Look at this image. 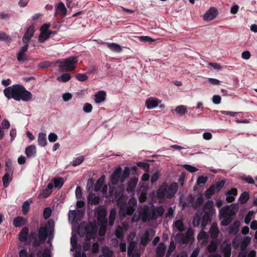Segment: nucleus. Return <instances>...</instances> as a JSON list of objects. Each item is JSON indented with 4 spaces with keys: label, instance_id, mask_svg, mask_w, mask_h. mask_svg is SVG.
Segmentation results:
<instances>
[{
    "label": "nucleus",
    "instance_id": "obj_36",
    "mask_svg": "<svg viewBox=\"0 0 257 257\" xmlns=\"http://www.w3.org/2000/svg\"><path fill=\"white\" fill-rule=\"evenodd\" d=\"M176 238L178 241L182 244H187L190 240L186 236L182 233H178L176 235Z\"/></svg>",
    "mask_w": 257,
    "mask_h": 257
},
{
    "label": "nucleus",
    "instance_id": "obj_17",
    "mask_svg": "<svg viewBox=\"0 0 257 257\" xmlns=\"http://www.w3.org/2000/svg\"><path fill=\"white\" fill-rule=\"evenodd\" d=\"M35 33V28L34 26L33 25L30 26L26 32L25 33L23 38L22 41L23 42H27L29 43V41L31 39L32 37H33L34 34Z\"/></svg>",
    "mask_w": 257,
    "mask_h": 257
},
{
    "label": "nucleus",
    "instance_id": "obj_49",
    "mask_svg": "<svg viewBox=\"0 0 257 257\" xmlns=\"http://www.w3.org/2000/svg\"><path fill=\"white\" fill-rule=\"evenodd\" d=\"M176 113L180 115H183L187 113V107L184 105H179L175 109Z\"/></svg>",
    "mask_w": 257,
    "mask_h": 257
},
{
    "label": "nucleus",
    "instance_id": "obj_33",
    "mask_svg": "<svg viewBox=\"0 0 257 257\" xmlns=\"http://www.w3.org/2000/svg\"><path fill=\"white\" fill-rule=\"evenodd\" d=\"M202 215V212H199V211H198V212L194 216L192 220V224L194 227H198L199 226Z\"/></svg>",
    "mask_w": 257,
    "mask_h": 257
},
{
    "label": "nucleus",
    "instance_id": "obj_10",
    "mask_svg": "<svg viewBox=\"0 0 257 257\" xmlns=\"http://www.w3.org/2000/svg\"><path fill=\"white\" fill-rule=\"evenodd\" d=\"M86 238H94L96 235L97 228L95 224L90 222L85 226Z\"/></svg>",
    "mask_w": 257,
    "mask_h": 257
},
{
    "label": "nucleus",
    "instance_id": "obj_42",
    "mask_svg": "<svg viewBox=\"0 0 257 257\" xmlns=\"http://www.w3.org/2000/svg\"><path fill=\"white\" fill-rule=\"evenodd\" d=\"M136 247L137 244L136 242L133 241L131 242L127 248V255L130 256L131 253L139 251L136 249Z\"/></svg>",
    "mask_w": 257,
    "mask_h": 257
},
{
    "label": "nucleus",
    "instance_id": "obj_6",
    "mask_svg": "<svg viewBox=\"0 0 257 257\" xmlns=\"http://www.w3.org/2000/svg\"><path fill=\"white\" fill-rule=\"evenodd\" d=\"M130 175V169L125 167L122 171L120 167H118L110 176V181L112 185H116L120 181L123 183L128 178Z\"/></svg>",
    "mask_w": 257,
    "mask_h": 257
},
{
    "label": "nucleus",
    "instance_id": "obj_41",
    "mask_svg": "<svg viewBox=\"0 0 257 257\" xmlns=\"http://www.w3.org/2000/svg\"><path fill=\"white\" fill-rule=\"evenodd\" d=\"M116 212L114 208L111 209L110 211L109 216V225L110 226H112L113 225L115 216H116Z\"/></svg>",
    "mask_w": 257,
    "mask_h": 257
},
{
    "label": "nucleus",
    "instance_id": "obj_37",
    "mask_svg": "<svg viewBox=\"0 0 257 257\" xmlns=\"http://www.w3.org/2000/svg\"><path fill=\"white\" fill-rule=\"evenodd\" d=\"M174 228L178 231L182 232L184 230V225L183 221L181 220H177L174 222Z\"/></svg>",
    "mask_w": 257,
    "mask_h": 257
},
{
    "label": "nucleus",
    "instance_id": "obj_12",
    "mask_svg": "<svg viewBox=\"0 0 257 257\" xmlns=\"http://www.w3.org/2000/svg\"><path fill=\"white\" fill-rule=\"evenodd\" d=\"M25 45L22 46L17 54V58L19 62H25L28 61L27 57L24 55V53L28 50L29 47V42H23Z\"/></svg>",
    "mask_w": 257,
    "mask_h": 257
},
{
    "label": "nucleus",
    "instance_id": "obj_64",
    "mask_svg": "<svg viewBox=\"0 0 257 257\" xmlns=\"http://www.w3.org/2000/svg\"><path fill=\"white\" fill-rule=\"evenodd\" d=\"M52 193V191H50L49 190H48L46 188L42 190L41 192L40 195L43 198L48 197Z\"/></svg>",
    "mask_w": 257,
    "mask_h": 257
},
{
    "label": "nucleus",
    "instance_id": "obj_58",
    "mask_svg": "<svg viewBox=\"0 0 257 257\" xmlns=\"http://www.w3.org/2000/svg\"><path fill=\"white\" fill-rule=\"evenodd\" d=\"M176 246L174 243L173 241H171L170 243V245L169 246V248L168 249V250L167 251L166 253V257H169L172 252L175 249Z\"/></svg>",
    "mask_w": 257,
    "mask_h": 257
},
{
    "label": "nucleus",
    "instance_id": "obj_16",
    "mask_svg": "<svg viewBox=\"0 0 257 257\" xmlns=\"http://www.w3.org/2000/svg\"><path fill=\"white\" fill-rule=\"evenodd\" d=\"M161 102V100L157 98L150 97L146 100L145 104L147 108L150 109L156 107Z\"/></svg>",
    "mask_w": 257,
    "mask_h": 257
},
{
    "label": "nucleus",
    "instance_id": "obj_63",
    "mask_svg": "<svg viewBox=\"0 0 257 257\" xmlns=\"http://www.w3.org/2000/svg\"><path fill=\"white\" fill-rule=\"evenodd\" d=\"M102 252L104 257H112L113 255L112 252L107 248H103Z\"/></svg>",
    "mask_w": 257,
    "mask_h": 257
},
{
    "label": "nucleus",
    "instance_id": "obj_13",
    "mask_svg": "<svg viewBox=\"0 0 257 257\" xmlns=\"http://www.w3.org/2000/svg\"><path fill=\"white\" fill-rule=\"evenodd\" d=\"M67 10L66 8L64 3L62 2H59L55 6V12L54 17H56L58 15H61L63 17L66 16Z\"/></svg>",
    "mask_w": 257,
    "mask_h": 257
},
{
    "label": "nucleus",
    "instance_id": "obj_34",
    "mask_svg": "<svg viewBox=\"0 0 257 257\" xmlns=\"http://www.w3.org/2000/svg\"><path fill=\"white\" fill-rule=\"evenodd\" d=\"M52 182L55 188L60 189L64 184V179L62 177L54 178L52 179Z\"/></svg>",
    "mask_w": 257,
    "mask_h": 257
},
{
    "label": "nucleus",
    "instance_id": "obj_1",
    "mask_svg": "<svg viewBox=\"0 0 257 257\" xmlns=\"http://www.w3.org/2000/svg\"><path fill=\"white\" fill-rule=\"evenodd\" d=\"M54 231V222L52 219H49L45 226L40 227L38 234L35 231H31L30 233V238L33 240V246L38 247L41 244H44L47 237L53 234Z\"/></svg>",
    "mask_w": 257,
    "mask_h": 257
},
{
    "label": "nucleus",
    "instance_id": "obj_21",
    "mask_svg": "<svg viewBox=\"0 0 257 257\" xmlns=\"http://www.w3.org/2000/svg\"><path fill=\"white\" fill-rule=\"evenodd\" d=\"M237 195V189L235 188H232L225 193V195L226 196V200L229 203L232 202L235 200L234 196H236Z\"/></svg>",
    "mask_w": 257,
    "mask_h": 257
},
{
    "label": "nucleus",
    "instance_id": "obj_3",
    "mask_svg": "<svg viewBox=\"0 0 257 257\" xmlns=\"http://www.w3.org/2000/svg\"><path fill=\"white\" fill-rule=\"evenodd\" d=\"M238 209L237 205L234 204L221 208L219 210V218L222 219L221 224L224 226L228 225L237 213Z\"/></svg>",
    "mask_w": 257,
    "mask_h": 257
},
{
    "label": "nucleus",
    "instance_id": "obj_55",
    "mask_svg": "<svg viewBox=\"0 0 257 257\" xmlns=\"http://www.w3.org/2000/svg\"><path fill=\"white\" fill-rule=\"evenodd\" d=\"M88 200L89 202H91V204H93L95 205L98 204L100 202V198L98 196H89L88 197Z\"/></svg>",
    "mask_w": 257,
    "mask_h": 257
},
{
    "label": "nucleus",
    "instance_id": "obj_14",
    "mask_svg": "<svg viewBox=\"0 0 257 257\" xmlns=\"http://www.w3.org/2000/svg\"><path fill=\"white\" fill-rule=\"evenodd\" d=\"M201 212H207L209 213L213 214H215V209L214 208V202L212 200H208L203 205L202 211Z\"/></svg>",
    "mask_w": 257,
    "mask_h": 257
},
{
    "label": "nucleus",
    "instance_id": "obj_39",
    "mask_svg": "<svg viewBox=\"0 0 257 257\" xmlns=\"http://www.w3.org/2000/svg\"><path fill=\"white\" fill-rule=\"evenodd\" d=\"M25 221V218L22 216H17L13 220V224L18 227L22 225Z\"/></svg>",
    "mask_w": 257,
    "mask_h": 257
},
{
    "label": "nucleus",
    "instance_id": "obj_51",
    "mask_svg": "<svg viewBox=\"0 0 257 257\" xmlns=\"http://www.w3.org/2000/svg\"><path fill=\"white\" fill-rule=\"evenodd\" d=\"M49 37V34H48V32H41L38 37V41L40 43H43L47 40Z\"/></svg>",
    "mask_w": 257,
    "mask_h": 257
},
{
    "label": "nucleus",
    "instance_id": "obj_30",
    "mask_svg": "<svg viewBox=\"0 0 257 257\" xmlns=\"http://www.w3.org/2000/svg\"><path fill=\"white\" fill-rule=\"evenodd\" d=\"M105 178V176L103 175L97 180L96 183L94 185V191L98 192L100 190L104 182Z\"/></svg>",
    "mask_w": 257,
    "mask_h": 257
},
{
    "label": "nucleus",
    "instance_id": "obj_57",
    "mask_svg": "<svg viewBox=\"0 0 257 257\" xmlns=\"http://www.w3.org/2000/svg\"><path fill=\"white\" fill-rule=\"evenodd\" d=\"M75 77L78 81L81 82L85 81L88 79V76L85 74L77 73Z\"/></svg>",
    "mask_w": 257,
    "mask_h": 257
},
{
    "label": "nucleus",
    "instance_id": "obj_31",
    "mask_svg": "<svg viewBox=\"0 0 257 257\" xmlns=\"http://www.w3.org/2000/svg\"><path fill=\"white\" fill-rule=\"evenodd\" d=\"M240 226V223L238 221H236L234 222L232 224H231L228 227V232L229 233H233L236 234L239 230V227Z\"/></svg>",
    "mask_w": 257,
    "mask_h": 257
},
{
    "label": "nucleus",
    "instance_id": "obj_48",
    "mask_svg": "<svg viewBox=\"0 0 257 257\" xmlns=\"http://www.w3.org/2000/svg\"><path fill=\"white\" fill-rule=\"evenodd\" d=\"M10 174L11 173H6L3 177V185L5 188H7L9 186L10 181L12 180V179H10Z\"/></svg>",
    "mask_w": 257,
    "mask_h": 257
},
{
    "label": "nucleus",
    "instance_id": "obj_54",
    "mask_svg": "<svg viewBox=\"0 0 257 257\" xmlns=\"http://www.w3.org/2000/svg\"><path fill=\"white\" fill-rule=\"evenodd\" d=\"M91 238L85 237V241L83 244V249L84 251H89L90 249L91 243L90 240Z\"/></svg>",
    "mask_w": 257,
    "mask_h": 257
},
{
    "label": "nucleus",
    "instance_id": "obj_5",
    "mask_svg": "<svg viewBox=\"0 0 257 257\" xmlns=\"http://www.w3.org/2000/svg\"><path fill=\"white\" fill-rule=\"evenodd\" d=\"M78 59L76 56H70L66 59L57 60L55 66L62 72L72 71L75 69Z\"/></svg>",
    "mask_w": 257,
    "mask_h": 257
},
{
    "label": "nucleus",
    "instance_id": "obj_20",
    "mask_svg": "<svg viewBox=\"0 0 257 257\" xmlns=\"http://www.w3.org/2000/svg\"><path fill=\"white\" fill-rule=\"evenodd\" d=\"M201 226L202 229H204L206 226L207 224L211 221L212 218L214 214L209 213L207 212H203Z\"/></svg>",
    "mask_w": 257,
    "mask_h": 257
},
{
    "label": "nucleus",
    "instance_id": "obj_59",
    "mask_svg": "<svg viewBox=\"0 0 257 257\" xmlns=\"http://www.w3.org/2000/svg\"><path fill=\"white\" fill-rule=\"evenodd\" d=\"M253 213L254 212L252 210H250L248 211L244 218V223L246 224H248L250 223Z\"/></svg>",
    "mask_w": 257,
    "mask_h": 257
},
{
    "label": "nucleus",
    "instance_id": "obj_25",
    "mask_svg": "<svg viewBox=\"0 0 257 257\" xmlns=\"http://www.w3.org/2000/svg\"><path fill=\"white\" fill-rule=\"evenodd\" d=\"M166 250V246L164 243H159L156 249V257H163Z\"/></svg>",
    "mask_w": 257,
    "mask_h": 257
},
{
    "label": "nucleus",
    "instance_id": "obj_27",
    "mask_svg": "<svg viewBox=\"0 0 257 257\" xmlns=\"http://www.w3.org/2000/svg\"><path fill=\"white\" fill-rule=\"evenodd\" d=\"M209 233L211 238H216L219 234V229L216 223H213L209 229Z\"/></svg>",
    "mask_w": 257,
    "mask_h": 257
},
{
    "label": "nucleus",
    "instance_id": "obj_46",
    "mask_svg": "<svg viewBox=\"0 0 257 257\" xmlns=\"http://www.w3.org/2000/svg\"><path fill=\"white\" fill-rule=\"evenodd\" d=\"M84 160V157L83 156H79L78 157L74 159L71 163V164L73 167H76L80 165Z\"/></svg>",
    "mask_w": 257,
    "mask_h": 257
},
{
    "label": "nucleus",
    "instance_id": "obj_26",
    "mask_svg": "<svg viewBox=\"0 0 257 257\" xmlns=\"http://www.w3.org/2000/svg\"><path fill=\"white\" fill-rule=\"evenodd\" d=\"M36 153V147L34 145L29 146L25 149V153L28 158H32L35 156Z\"/></svg>",
    "mask_w": 257,
    "mask_h": 257
},
{
    "label": "nucleus",
    "instance_id": "obj_47",
    "mask_svg": "<svg viewBox=\"0 0 257 257\" xmlns=\"http://www.w3.org/2000/svg\"><path fill=\"white\" fill-rule=\"evenodd\" d=\"M217 249V242L215 240H212L207 246V250L209 252H214Z\"/></svg>",
    "mask_w": 257,
    "mask_h": 257
},
{
    "label": "nucleus",
    "instance_id": "obj_24",
    "mask_svg": "<svg viewBox=\"0 0 257 257\" xmlns=\"http://www.w3.org/2000/svg\"><path fill=\"white\" fill-rule=\"evenodd\" d=\"M29 229L27 227H24L22 228L18 235L19 240L21 242H26L28 237Z\"/></svg>",
    "mask_w": 257,
    "mask_h": 257
},
{
    "label": "nucleus",
    "instance_id": "obj_8",
    "mask_svg": "<svg viewBox=\"0 0 257 257\" xmlns=\"http://www.w3.org/2000/svg\"><path fill=\"white\" fill-rule=\"evenodd\" d=\"M98 224L100 226L106 225L107 221L106 218V211L103 206L98 207L95 212Z\"/></svg>",
    "mask_w": 257,
    "mask_h": 257
},
{
    "label": "nucleus",
    "instance_id": "obj_29",
    "mask_svg": "<svg viewBox=\"0 0 257 257\" xmlns=\"http://www.w3.org/2000/svg\"><path fill=\"white\" fill-rule=\"evenodd\" d=\"M38 144L39 146L43 147L47 144V136L45 133H40L38 137Z\"/></svg>",
    "mask_w": 257,
    "mask_h": 257
},
{
    "label": "nucleus",
    "instance_id": "obj_2",
    "mask_svg": "<svg viewBox=\"0 0 257 257\" xmlns=\"http://www.w3.org/2000/svg\"><path fill=\"white\" fill-rule=\"evenodd\" d=\"M5 96L9 99L13 98L16 101L22 100L29 101L32 98V94L22 85L15 84L6 88L4 90Z\"/></svg>",
    "mask_w": 257,
    "mask_h": 257
},
{
    "label": "nucleus",
    "instance_id": "obj_7",
    "mask_svg": "<svg viewBox=\"0 0 257 257\" xmlns=\"http://www.w3.org/2000/svg\"><path fill=\"white\" fill-rule=\"evenodd\" d=\"M225 184V181L221 180L216 182L214 184H212L208 189H207L204 192V196L207 199L211 198L216 193H218L221 189L223 188Z\"/></svg>",
    "mask_w": 257,
    "mask_h": 257
},
{
    "label": "nucleus",
    "instance_id": "obj_60",
    "mask_svg": "<svg viewBox=\"0 0 257 257\" xmlns=\"http://www.w3.org/2000/svg\"><path fill=\"white\" fill-rule=\"evenodd\" d=\"M183 168L187 171L191 173H194L198 171V169L190 165L185 164L183 166Z\"/></svg>",
    "mask_w": 257,
    "mask_h": 257
},
{
    "label": "nucleus",
    "instance_id": "obj_38",
    "mask_svg": "<svg viewBox=\"0 0 257 257\" xmlns=\"http://www.w3.org/2000/svg\"><path fill=\"white\" fill-rule=\"evenodd\" d=\"M197 239L199 241H202V243H204L207 242L208 235L206 232L202 231L198 233Z\"/></svg>",
    "mask_w": 257,
    "mask_h": 257
},
{
    "label": "nucleus",
    "instance_id": "obj_62",
    "mask_svg": "<svg viewBox=\"0 0 257 257\" xmlns=\"http://www.w3.org/2000/svg\"><path fill=\"white\" fill-rule=\"evenodd\" d=\"M137 166L143 169L145 171H148L150 168V165L148 163L142 162H137Z\"/></svg>",
    "mask_w": 257,
    "mask_h": 257
},
{
    "label": "nucleus",
    "instance_id": "obj_18",
    "mask_svg": "<svg viewBox=\"0 0 257 257\" xmlns=\"http://www.w3.org/2000/svg\"><path fill=\"white\" fill-rule=\"evenodd\" d=\"M83 214L84 212L81 210H70L69 213V216L72 218L73 221H77L81 220Z\"/></svg>",
    "mask_w": 257,
    "mask_h": 257
},
{
    "label": "nucleus",
    "instance_id": "obj_61",
    "mask_svg": "<svg viewBox=\"0 0 257 257\" xmlns=\"http://www.w3.org/2000/svg\"><path fill=\"white\" fill-rule=\"evenodd\" d=\"M83 110L86 113H90L92 110V105L89 103H85L83 107Z\"/></svg>",
    "mask_w": 257,
    "mask_h": 257
},
{
    "label": "nucleus",
    "instance_id": "obj_9",
    "mask_svg": "<svg viewBox=\"0 0 257 257\" xmlns=\"http://www.w3.org/2000/svg\"><path fill=\"white\" fill-rule=\"evenodd\" d=\"M188 200L189 201L188 205L194 209L200 208L204 203L203 196L201 194L197 196L195 200L193 195H190L188 197Z\"/></svg>",
    "mask_w": 257,
    "mask_h": 257
},
{
    "label": "nucleus",
    "instance_id": "obj_35",
    "mask_svg": "<svg viewBox=\"0 0 257 257\" xmlns=\"http://www.w3.org/2000/svg\"><path fill=\"white\" fill-rule=\"evenodd\" d=\"M249 198V195L248 192L244 191L240 195L238 199V202L240 204L246 203Z\"/></svg>",
    "mask_w": 257,
    "mask_h": 257
},
{
    "label": "nucleus",
    "instance_id": "obj_45",
    "mask_svg": "<svg viewBox=\"0 0 257 257\" xmlns=\"http://www.w3.org/2000/svg\"><path fill=\"white\" fill-rule=\"evenodd\" d=\"M5 166L6 173H11V175H12L13 170L12 167V162L10 159H6Z\"/></svg>",
    "mask_w": 257,
    "mask_h": 257
},
{
    "label": "nucleus",
    "instance_id": "obj_19",
    "mask_svg": "<svg viewBox=\"0 0 257 257\" xmlns=\"http://www.w3.org/2000/svg\"><path fill=\"white\" fill-rule=\"evenodd\" d=\"M164 208L162 206L156 207L151 211V219H156L159 216H162L164 212Z\"/></svg>",
    "mask_w": 257,
    "mask_h": 257
},
{
    "label": "nucleus",
    "instance_id": "obj_28",
    "mask_svg": "<svg viewBox=\"0 0 257 257\" xmlns=\"http://www.w3.org/2000/svg\"><path fill=\"white\" fill-rule=\"evenodd\" d=\"M138 182V178L134 177L129 181L126 187V190L128 192H133L134 191Z\"/></svg>",
    "mask_w": 257,
    "mask_h": 257
},
{
    "label": "nucleus",
    "instance_id": "obj_52",
    "mask_svg": "<svg viewBox=\"0 0 257 257\" xmlns=\"http://www.w3.org/2000/svg\"><path fill=\"white\" fill-rule=\"evenodd\" d=\"M0 40L2 41H5L7 43H10L12 41V39L5 33L0 31Z\"/></svg>",
    "mask_w": 257,
    "mask_h": 257
},
{
    "label": "nucleus",
    "instance_id": "obj_53",
    "mask_svg": "<svg viewBox=\"0 0 257 257\" xmlns=\"http://www.w3.org/2000/svg\"><path fill=\"white\" fill-rule=\"evenodd\" d=\"M30 202L28 200H26L22 204V208L23 214L26 215L30 209Z\"/></svg>",
    "mask_w": 257,
    "mask_h": 257
},
{
    "label": "nucleus",
    "instance_id": "obj_56",
    "mask_svg": "<svg viewBox=\"0 0 257 257\" xmlns=\"http://www.w3.org/2000/svg\"><path fill=\"white\" fill-rule=\"evenodd\" d=\"M52 213V210L50 207H46L43 211V217L44 219H47L49 218Z\"/></svg>",
    "mask_w": 257,
    "mask_h": 257
},
{
    "label": "nucleus",
    "instance_id": "obj_40",
    "mask_svg": "<svg viewBox=\"0 0 257 257\" xmlns=\"http://www.w3.org/2000/svg\"><path fill=\"white\" fill-rule=\"evenodd\" d=\"M155 231L153 229H149L147 230L143 237L148 241L152 239V237L155 235Z\"/></svg>",
    "mask_w": 257,
    "mask_h": 257
},
{
    "label": "nucleus",
    "instance_id": "obj_32",
    "mask_svg": "<svg viewBox=\"0 0 257 257\" xmlns=\"http://www.w3.org/2000/svg\"><path fill=\"white\" fill-rule=\"evenodd\" d=\"M107 48L113 52L119 53L122 51L121 47L118 44L115 43H107Z\"/></svg>",
    "mask_w": 257,
    "mask_h": 257
},
{
    "label": "nucleus",
    "instance_id": "obj_50",
    "mask_svg": "<svg viewBox=\"0 0 257 257\" xmlns=\"http://www.w3.org/2000/svg\"><path fill=\"white\" fill-rule=\"evenodd\" d=\"M136 210V207L134 206H132V205L127 206L125 209H123L122 208H121V210L123 211V212L127 215H132L134 212Z\"/></svg>",
    "mask_w": 257,
    "mask_h": 257
},
{
    "label": "nucleus",
    "instance_id": "obj_44",
    "mask_svg": "<svg viewBox=\"0 0 257 257\" xmlns=\"http://www.w3.org/2000/svg\"><path fill=\"white\" fill-rule=\"evenodd\" d=\"M51 257V250L46 248L44 249L43 252L41 251H39L37 253V257Z\"/></svg>",
    "mask_w": 257,
    "mask_h": 257
},
{
    "label": "nucleus",
    "instance_id": "obj_43",
    "mask_svg": "<svg viewBox=\"0 0 257 257\" xmlns=\"http://www.w3.org/2000/svg\"><path fill=\"white\" fill-rule=\"evenodd\" d=\"M71 78V75L67 73H63L61 76L58 77L57 80L59 82H66L68 81Z\"/></svg>",
    "mask_w": 257,
    "mask_h": 257
},
{
    "label": "nucleus",
    "instance_id": "obj_4",
    "mask_svg": "<svg viewBox=\"0 0 257 257\" xmlns=\"http://www.w3.org/2000/svg\"><path fill=\"white\" fill-rule=\"evenodd\" d=\"M178 188V184L176 182H174L169 186L167 182H163L156 192L157 197L159 199H171L174 197Z\"/></svg>",
    "mask_w": 257,
    "mask_h": 257
},
{
    "label": "nucleus",
    "instance_id": "obj_11",
    "mask_svg": "<svg viewBox=\"0 0 257 257\" xmlns=\"http://www.w3.org/2000/svg\"><path fill=\"white\" fill-rule=\"evenodd\" d=\"M218 14L217 10L214 8H210L203 15V20L206 22L213 20Z\"/></svg>",
    "mask_w": 257,
    "mask_h": 257
},
{
    "label": "nucleus",
    "instance_id": "obj_23",
    "mask_svg": "<svg viewBox=\"0 0 257 257\" xmlns=\"http://www.w3.org/2000/svg\"><path fill=\"white\" fill-rule=\"evenodd\" d=\"M106 93L103 90L98 91L95 94V102L97 104L101 103L105 101L106 99Z\"/></svg>",
    "mask_w": 257,
    "mask_h": 257
},
{
    "label": "nucleus",
    "instance_id": "obj_22",
    "mask_svg": "<svg viewBox=\"0 0 257 257\" xmlns=\"http://www.w3.org/2000/svg\"><path fill=\"white\" fill-rule=\"evenodd\" d=\"M231 246L230 244L223 243L221 246V252L223 257H230Z\"/></svg>",
    "mask_w": 257,
    "mask_h": 257
},
{
    "label": "nucleus",
    "instance_id": "obj_15",
    "mask_svg": "<svg viewBox=\"0 0 257 257\" xmlns=\"http://www.w3.org/2000/svg\"><path fill=\"white\" fill-rule=\"evenodd\" d=\"M140 214L141 220L143 222H146L148 220L151 219V211L148 205L144 206L143 212Z\"/></svg>",
    "mask_w": 257,
    "mask_h": 257
}]
</instances>
